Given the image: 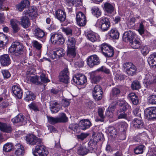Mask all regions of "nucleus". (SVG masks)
Segmentation results:
<instances>
[{"instance_id": "obj_33", "label": "nucleus", "mask_w": 156, "mask_h": 156, "mask_svg": "<svg viewBox=\"0 0 156 156\" xmlns=\"http://www.w3.org/2000/svg\"><path fill=\"white\" fill-rule=\"evenodd\" d=\"M76 51L75 47L67 48V56L71 58L75 57L76 55Z\"/></svg>"}, {"instance_id": "obj_21", "label": "nucleus", "mask_w": 156, "mask_h": 156, "mask_svg": "<svg viewBox=\"0 0 156 156\" xmlns=\"http://www.w3.org/2000/svg\"><path fill=\"white\" fill-rule=\"evenodd\" d=\"M0 129L3 132L9 133L12 131V128L11 126L0 122Z\"/></svg>"}, {"instance_id": "obj_4", "label": "nucleus", "mask_w": 156, "mask_h": 156, "mask_svg": "<svg viewBox=\"0 0 156 156\" xmlns=\"http://www.w3.org/2000/svg\"><path fill=\"white\" fill-rule=\"evenodd\" d=\"M96 25L100 28L102 31H106L110 27L109 19L106 17L101 18L97 20Z\"/></svg>"}, {"instance_id": "obj_60", "label": "nucleus", "mask_w": 156, "mask_h": 156, "mask_svg": "<svg viewBox=\"0 0 156 156\" xmlns=\"http://www.w3.org/2000/svg\"><path fill=\"white\" fill-rule=\"evenodd\" d=\"M40 78L41 81L43 83H46L50 81V80L47 78L46 75L44 73L41 74Z\"/></svg>"}, {"instance_id": "obj_1", "label": "nucleus", "mask_w": 156, "mask_h": 156, "mask_svg": "<svg viewBox=\"0 0 156 156\" xmlns=\"http://www.w3.org/2000/svg\"><path fill=\"white\" fill-rule=\"evenodd\" d=\"M23 48L21 44L19 42H15L12 43L9 48V51L14 56L20 58L22 60L24 59V63H26V55L23 51Z\"/></svg>"}, {"instance_id": "obj_40", "label": "nucleus", "mask_w": 156, "mask_h": 156, "mask_svg": "<svg viewBox=\"0 0 156 156\" xmlns=\"http://www.w3.org/2000/svg\"><path fill=\"white\" fill-rule=\"evenodd\" d=\"M39 78L37 76H31L28 75L27 76L26 79L27 80L30 81L33 83H37V84H39L41 83L40 82L38 81Z\"/></svg>"}, {"instance_id": "obj_17", "label": "nucleus", "mask_w": 156, "mask_h": 156, "mask_svg": "<svg viewBox=\"0 0 156 156\" xmlns=\"http://www.w3.org/2000/svg\"><path fill=\"white\" fill-rule=\"evenodd\" d=\"M106 132L108 134V136L112 139L116 137L118 134L116 129L113 126L108 127Z\"/></svg>"}, {"instance_id": "obj_39", "label": "nucleus", "mask_w": 156, "mask_h": 156, "mask_svg": "<svg viewBox=\"0 0 156 156\" xmlns=\"http://www.w3.org/2000/svg\"><path fill=\"white\" fill-rule=\"evenodd\" d=\"M25 100L27 101L33 100L35 99V96L32 92L27 91L25 94Z\"/></svg>"}, {"instance_id": "obj_41", "label": "nucleus", "mask_w": 156, "mask_h": 156, "mask_svg": "<svg viewBox=\"0 0 156 156\" xmlns=\"http://www.w3.org/2000/svg\"><path fill=\"white\" fill-rule=\"evenodd\" d=\"M67 48L75 47L76 40L73 37H69L67 42Z\"/></svg>"}, {"instance_id": "obj_32", "label": "nucleus", "mask_w": 156, "mask_h": 156, "mask_svg": "<svg viewBox=\"0 0 156 156\" xmlns=\"http://www.w3.org/2000/svg\"><path fill=\"white\" fill-rule=\"evenodd\" d=\"M104 6L105 10L107 13L111 14L113 12L114 7L111 4L106 2L104 4Z\"/></svg>"}, {"instance_id": "obj_5", "label": "nucleus", "mask_w": 156, "mask_h": 156, "mask_svg": "<svg viewBox=\"0 0 156 156\" xmlns=\"http://www.w3.org/2000/svg\"><path fill=\"white\" fill-rule=\"evenodd\" d=\"M100 62L99 58L96 55H93L89 56L87 59V64L90 67L99 65Z\"/></svg>"}, {"instance_id": "obj_45", "label": "nucleus", "mask_w": 156, "mask_h": 156, "mask_svg": "<svg viewBox=\"0 0 156 156\" xmlns=\"http://www.w3.org/2000/svg\"><path fill=\"white\" fill-rule=\"evenodd\" d=\"M114 53V50L112 47L111 45L109 47L108 49L105 52L104 56L106 57H112Z\"/></svg>"}, {"instance_id": "obj_2", "label": "nucleus", "mask_w": 156, "mask_h": 156, "mask_svg": "<svg viewBox=\"0 0 156 156\" xmlns=\"http://www.w3.org/2000/svg\"><path fill=\"white\" fill-rule=\"evenodd\" d=\"M50 40L52 44L58 45H62L65 41V39L63 35L56 32L51 34Z\"/></svg>"}, {"instance_id": "obj_63", "label": "nucleus", "mask_w": 156, "mask_h": 156, "mask_svg": "<svg viewBox=\"0 0 156 156\" xmlns=\"http://www.w3.org/2000/svg\"><path fill=\"white\" fill-rule=\"evenodd\" d=\"M32 43L33 47L38 50H40L42 47L41 44H40L36 41H33L32 42Z\"/></svg>"}, {"instance_id": "obj_50", "label": "nucleus", "mask_w": 156, "mask_h": 156, "mask_svg": "<svg viewBox=\"0 0 156 156\" xmlns=\"http://www.w3.org/2000/svg\"><path fill=\"white\" fill-rule=\"evenodd\" d=\"M116 114L118 119H126L127 117V115L124 112L120 109L118 110Z\"/></svg>"}, {"instance_id": "obj_38", "label": "nucleus", "mask_w": 156, "mask_h": 156, "mask_svg": "<svg viewBox=\"0 0 156 156\" xmlns=\"http://www.w3.org/2000/svg\"><path fill=\"white\" fill-rule=\"evenodd\" d=\"M119 35V32L115 29H112L109 32V35L113 39H118Z\"/></svg>"}, {"instance_id": "obj_26", "label": "nucleus", "mask_w": 156, "mask_h": 156, "mask_svg": "<svg viewBox=\"0 0 156 156\" xmlns=\"http://www.w3.org/2000/svg\"><path fill=\"white\" fill-rule=\"evenodd\" d=\"M128 99L131 100L133 104L134 105H137L139 102V100L137 96L135 93H131L128 96Z\"/></svg>"}, {"instance_id": "obj_27", "label": "nucleus", "mask_w": 156, "mask_h": 156, "mask_svg": "<svg viewBox=\"0 0 156 156\" xmlns=\"http://www.w3.org/2000/svg\"><path fill=\"white\" fill-rule=\"evenodd\" d=\"M147 61L151 66H156V54L150 55L148 58Z\"/></svg>"}, {"instance_id": "obj_54", "label": "nucleus", "mask_w": 156, "mask_h": 156, "mask_svg": "<svg viewBox=\"0 0 156 156\" xmlns=\"http://www.w3.org/2000/svg\"><path fill=\"white\" fill-rule=\"evenodd\" d=\"M48 122L50 124H54L58 122L57 117H53L51 116H47Z\"/></svg>"}, {"instance_id": "obj_18", "label": "nucleus", "mask_w": 156, "mask_h": 156, "mask_svg": "<svg viewBox=\"0 0 156 156\" xmlns=\"http://www.w3.org/2000/svg\"><path fill=\"white\" fill-rule=\"evenodd\" d=\"M13 93L19 99L22 98L23 93L20 88L17 85L13 86L12 88Z\"/></svg>"}, {"instance_id": "obj_10", "label": "nucleus", "mask_w": 156, "mask_h": 156, "mask_svg": "<svg viewBox=\"0 0 156 156\" xmlns=\"http://www.w3.org/2000/svg\"><path fill=\"white\" fill-rule=\"evenodd\" d=\"M73 81L77 85H82L87 82V78L83 74H79L74 76Z\"/></svg>"}, {"instance_id": "obj_24", "label": "nucleus", "mask_w": 156, "mask_h": 156, "mask_svg": "<svg viewBox=\"0 0 156 156\" xmlns=\"http://www.w3.org/2000/svg\"><path fill=\"white\" fill-rule=\"evenodd\" d=\"M19 21L15 19H12L10 20V24L14 33L17 32L20 30L18 26Z\"/></svg>"}, {"instance_id": "obj_28", "label": "nucleus", "mask_w": 156, "mask_h": 156, "mask_svg": "<svg viewBox=\"0 0 156 156\" xmlns=\"http://www.w3.org/2000/svg\"><path fill=\"white\" fill-rule=\"evenodd\" d=\"M116 108L115 105H111L106 110L105 112V116L109 117H112L113 115V112Z\"/></svg>"}, {"instance_id": "obj_62", "label": "nucleus", "mask_w": 156, "mask_h": 156, "mask_svg": "<svg viewBox=\"0 0 156 156\" xmlns=\"http://www.w3.org/2000/svg\"><path fill=\"white\" fill-rule=\"evenodd\" d=\"M112 95L116 97L120 94V91L118 88L114 87L112 89Z\"/></svg>"}, {"instance_id": "obj_16", "label": "nucleus", "mask_w": 156, "mask_h": 156, "mask_svg": "<svg viewBox=\"0 0 156 156\" xmlns=\"http://www.w3.org/2000/svg\"><path fill=\"white\" fill-rule=\"evenodd\" d=\"M50 105L51 111L53 113L58 112L61 107L59 103L55 101L51 102Z\"/></svg>"}, {"instance_id": "obj_15", "label": "nucleus", "mask_w": 156, "mask_h": 156, "mask_svg": "<svg viewBox=\"0 0 156 156\" xmlns=\"http://www.w3.org/2000/svg\"><path fill=\"white\" fill-rule=\"evenodd\" d=\"M0 62L1 64L3 66H7L11 63V60L9 55L4 54L2 55L0 58Z\"/></svg>"}, {"instance_id": "obj_49", "label": "nucleus", "mask_w": 156, "mask_h": 156, "mask_svg": "<svg viewBox=\"0 0 156 156\" xmlns=\"http://www.w3.org/2000/svg\"><path fill=\"white\" fill-rule=\"evenodd\" d=\"M13 148V146L11 143H8L5 144L3 147V150L8 152L11 151Z\"/></svg>"}, {"instance_id": "obj_55", "label": "nucleus", "mask_w": 156, "mask_h": 156, "mask_svg": "<svg viewBox=\"0 0 156 156\" xmlns=\"http://www.w3.org/2000/svg\"><path fill=\"white\" fill-rule=\"evenodd\" d=\"M62 30L67 35H71L72 34V29L69 27H62Z\"/></svg>"}, {"instance_id": "obj_34", "label": "nucleus", "mask_w": 156, "mask_h": 156, "mask_svg": "<svg viewBox=\"0 0 156 156\" xmlns=\"http://www.w3.org/2000/svg\"><path fill=\"white\" fill-rule=\"evenodd\" d=\"M98 38V34L93 32H89L87 34V38L92 42L96 41Z\"/></svg>"}, {"instance_id": "obj_59", "label": "nucleus", "mask_w": 156, "mask_h": 156, "mask_svg": "<svg viewBox=\"0 0 156 156\" xmlns=\"http://www.w3.org/2000/svg\"><path fill=\"white\" fill-rule=\"evenodd\" d=\"M97 71H98L104 72L107 74H109L110 73V71L109 70L103 66H102L100 68L98 69H97Z\"/></svg>"}, {"instance_id": "obj_57", "label": "nucleus", "mask_w": 156, "mask_h": 156, "mask_svg": "<svg viewBox=\"0 0 156 156\" xmlns=\"http://www.w3.org/2000/svg\"><path fill=\"white\" fill-rule=\"evenodd\" d=\"M140 49L141 53L144 56H146L149 51L148 47L147 46H142Z\"/></svg>"}, {"instance_id": "obj_12", "label": "nucleus", "mask_w": 156, "mask_h": 156, "mask_svg": "<svg viewBox=\"0 0 156 156\" xmlns=\"http://www.w3.org/2000/svg\"><path fill=\"white\" fill-rule=\"evenodd\" d=\"M69 73L67 68H65L60 73L59 78L60 81L67 83L69 80Z\"/></svg>"}, {"instance_id": "obj_43", "label": "nucleus", "mask_w": 156, "mask_h": 156, "mask_svg": "<svg viewBox=\"0 0 156 156\" xmlns=\"http://www.w3.org/2000/svg\"><path fill=\"white\" fill-rule=\"evenodd\" d=\"M17 147H18L16 150L15 154L18 156H21L23 155L24 151V148L20 144L17 145Z\"/></svg>"}, {"instance_id": "obj_14", "label": "nucleus", "mask_w": 156, "mask_h": 156, "mask_svg": "<svg viewBox=\"0 0 156 156\" xmlns=\"http://www.w3.org/2000/svg\"><path fill=\"white\" fill-rule=\"evenodd\" d=\"M135 34L131 31L125 32L123 36V39L125 41H128L129 43L134 39Z\"/></svg>"}, {"instance_id": "obj_52", "label": "nucleus", "mask_w": 156, "mask_h": 156, "mask_svg": "<svg viewBox=\"0 0 156 156\" xmlns=\"http://www.w3.org/2000/svg\"><path fill=\"white\" fill-rule=\"evenodd\" d=\"M148 102L151 104H156V95H150L147 98Z\"/></svg>"}, {"instance_id": "obj_53", "label": "nucleus", "mask_w": 156, "mask_h": 156, "mask_svg": "<svg viewBox=\"0 0 156 156\" xmlns=\"http://www.w3.org/2000/svg\"><path fill=\"white\" fill-rule=\"evenodd\" d=\"M140 84L138 81H134L132 83L131 87L133 90H136L140 88Z\"/></svg>"}, {"instance_id": "obj_7", "label": "nucleus", "mask_w": 156, "mask_h": 156, "mask_svg": "<svg viewBox=\"0 0 156 156\" xmlns=\"http://www.w3.org/2000/svg\"><path fill=\"white\" fill-rule=\"evenodd\" d=\"M27 143L31 145H36L41 144L42 142L41 139L37 137L34 135H28L26 136Z\"/></svg>"}, {"instance_id": "obj_9", "label": "nucleus", "mask_w": 156, "mask_h": 156, "mask_svg": "<svg viewBox=\"0 0 156 156\" xmlns=\"http://www.w3.org/2000/svg\"><path fill=\"white\" fill-rule=\"evenodd\" d=\"M145 117L148 119H156V107L150 108L145 110Z\"/></svg>"}, {"instance_id": "obj_30", "label": "nucleus", "mask_w": 156, "mask_h": 156, "mask_svg": "<svg viewBox=\"0 0 156 156\" xmlns=\"http://www.w3.org/2000/svg\"><path fill=\"white\" fill-rule=\"evenodd\" d=\"M133 126L136 128H141L143 127V122L141 118L135 119L132 122Z\"/></svg>"}, {"instance_id": "obj_56", "label": "nucleus", "mask_w": 156, "mask_h": 156, "mask_svg": "<svg viewBox=\"0 0 156 156\" xmlns=\"http://www.w3.org/2000/svg\"><path fill=\"white\" fill-rule=\"evenodd\" d=\"M8 40V37L5 34L3 33H0V41L6 44L7 43Z\"/></svg>"}, {"instance_id": "obj_42", "label": "nucleus", "mask_w": 156, "mask_h": 156, "mask_svg": "<svg viewBox=\"0 0 156 156\" xmlns=\"http://www.w3.org/2000/svg\"><path fill=\"white\" fill-rule=\"evenodd\" d=\"M91 12L95 16L98 17L101 16V12L100 9L97 7H93L91 9Z\"/></svg>"}, {"instance_id": "obj_31", "label": "nucleus", "mask_w": 156, "mask_h": 156, "mask_svg": "<svg viewBox=\"0 0 156 156\" xmlns=\"http://www.w3.org/2000/svg\"><path fill=\"white\" fill-rule=\"evenodd\" d=\"M129 44L131 47L134 49L139 48L141 45V42L139 40L136 38H134Z\"/></svg>"}, {"instance_id": "obj_25", "label": "nucleus", "mask_w": 156, "mask_h": 156, "mask_svg": "<svg viewBox=\"0 0 156 156\" xmlns=\"http://www.w3.org/2000/svg\"><path fill=\"white\" fill-rule=\"evenodd\" d=\"M21 25L24 28L28 27L30 25L28 16L25 15L23 16L21 18L20 21Z\"/></svg>"}, {"instance_id": "obj_64", "label": "nucleus", "mask_w": 156, "mask_h": 156, "mask_svg": "<svg viewBox=\"0 0 156 156\" xmlns=\"http://www.w3.org/2000/svg\"><path fill=\"white\" fill-rule=\"evenodd\" d=\"M85 15L82 12H77L76 14V21L81 19L83 17H85Z\"/></svg>"}, {"instance_id": "obj_11", "label": "nucleus", "mask_w": 156, "mask_h": 156, "mask_svg": "<svg viewBox=\"0 0 156 156\" xmlns=\"http://www.w3.org/2000/svg\"><path fill=\"white\" fill-rule=\"evenodd\" d=\"M102 94V91L100 86L99 85L96 86L93 90V95L94 99L96 100L101 99Z\"/></svg>"}, {"instance_id": "obj_3", "label": "nucleus", "mask_w": 156, "mask_h": 156, "mask_svg": "<svg viewBox=\"0 0 156 156\" xmlns=\"http://www.w3.org/2000/svg\"><path fill=\"white\" fill-rule=\"evenodd\" d=\"M48 153L46 147L41 144L36 145L33 152L34 156H47Z\"/></svg>"}, {"instance_id": "obj_44", "label": "nucleus", "mask_w": 156, "mask_h": 156, "mask_svg": "<svg viewBox=\"0 0 156 156\" xmlns=\"http://www.w3.org/2000/svg\"><path fill=\"white\" fill-rule=\"evenodd\" d=\"M110 45L106 43H104L99 46L100 50L104 55L105 52L108 49Z\"/></svg>"}, {"instance_id": "obj_58", "label": "nucleus", "mask_w": 156, "mask_h": 156, "mask_svg": "<svg viewBox=\"0 0 156 156\" xmlns=\"http://www.w3.org/2000/svg\"><path fill=\"white\" fill-rule=\"evenodd\" d=\"M29 108L35 112L39 111V108L37 103L32 102L28 105Z\"/></svg>"}, {"instance_id": "obj_47", "label": "nucleus", "mask_w": 156, "mask_h": 156, "mask_svg": "<svg viewBox=\"0 0 156 156\" xmlns=\"http://www.w3.org/2000/svg\"><path fill=\"white\" fill-rule=\"evenodd\" d=\"M57 117L58 122H66L68 120V118L66 114L63 113L60 114L59 116Z\"/></svg>"}, {"instance_id": "obj_13", "label": "nucleus", "mask_w": 156, "mask_h": 156, "mask_svg": "<svg viewBox=\"0 0 156 156\" xmlns=\"http://www.w3.org/2000/svg\"><path fill=\"white\" fill-rule=\"evenodd\" d=\"M91 125V122L88 119H82L79 123L80 128L83 130L88 129Z\"/></svg>"}, {"instance_id": "obj_37", "label": "nucleus", "mask_w": 156, "mask_h": 156, "mask_svg": "<svg viewBox=\"0 0 156 156\" xmlns=\"http://www.w3.org/2000/svg\"><path fill=\"white\" fill-rule=\"evenodd\" d=\"M89 151L88 149L84 145H82L78 147L77 154L80 155H84L87 154Z\"/></svg>"}, {"instance_id": "obj_48", "label": "nucleus", "mask_w": 156, "mask_h": 156, "mask_svg": "<svg viewBox=\"0 0 156 156\" xmlns=\"http://www.w3.org/2000/svg\"><path fill=\"white\" fill-rule=\"evenodd\" d=\"M35 35L37 38H42L45 35L44 32L39 28H37L35 30Z\"/></svg>"}, {"instance_id": "obj_23", "label": "nucleus", "mask_w": 156, "mask_h": 156, "mask_svg": "<svg viewBox=\"0 0 156 156\" xmlns=\"http://www.w3.org/2000/svg\"><path fill=\"white\" fill-rule=\"evenodd\" d=\"M23 13L25 15L30 17L37 16V14L36 13V11L34 8L32 7H29L28 10H25Z\"/></svg>"}, {"instance_id": "obj_36", "label": "nucleus", "mask_w": 156, "mask_h": 156, "mask_svg": "<svg viewBox=\"0 0 156 156\" xmlns=\"http://www.w3.org/2000/svg\"><path fill=\"white\" fill-rule=\"evenodd\" d=\"M104 110L105 108H100L98 109V115L100 117V118H96L95 119L96 121H100L101 122H103L104 121V119L105 117V116H104L103 114Z\"/></svg>"}, {"instance_id": "obj_8", "label": "nucleus", "mask_w": 156, "mask_h": 156, "mask_svg": "<svg viewBox=\"0 0 156 156\" xmlns=\"http://www.w3.org/2000/svg\"><path fill=\"white\" fill-rule=\"evenodd\" d=\"M65 54L64 50L62 48H57L51 51L49 56L52 59L59 58L64 56Z\"/></svg>"}, {"instance_id": "obj_20", "label": "nucleus", "mask_w": 156, "mask_h": 156, "mask_svg": "<svg viewBox=\"0 0 156 156\" xmlns=\"http://www.w3.org/2000/svg\"><path fill=\"white\" fill-rule=\"evenodd\" d=\"M56 16L60 21L63 22L65 20L66 15L64 11L58 9L55 12Z\"/></svg>"}, {"instance_id": "obj_51", "label": "nucleus", "mask_w": 156, "mask_h": 156, "mask_svg": "<svg viewBox=\"0 0 156 156\" xmlns=\"http://www.w3.org/2000/svg\"><path fill=\"white\" fill-rule=\"evenodd\" d=\"M144 147V146L143 145H140L136 147L134 150V153L137 154H142L143 152Z\"/></svg>"}, {"instance_id": "obj_35", "label": "nucleus", "mask_w": 156, "mask_h": 156, "mask_svg": "<svg viewBox=\"0 0 156 156\" xmlns=\"http://www.w3.org/2000/svg\"><path fill=\"white\" fill-rule=\"evenodd\" d=\"M151 77L150 75H147L144 80L143 84L146 88L149 87L150 85L153 84Z\"/></svg>"}, {"instance_id": "obj_61", "label": "nucleus", "mask_w": 156, "mask_h": 156, "mask_svg": "<svg viewBox=\"0 0 156 156\" xmlns=\"http://www.w3.org/2000/svg\"><path fill=\"white\" fill-rule=\"evenodd\" d=\"M77 22V24L80 26H83L85 25L86 23V17H83L80 20Z\"/></svg>"}, {"instance_id": "obj_46", "label": "nucleus", "mask_w": 156, "mask_h": 156, "mask_svg": "<svg viewBox=\"0 0 156 156\" xmlns=\"http://www.w3.org/2000/svg\"><path fill=\"white\" fill-rule=\"evenodd\" d=\"M145 22L144 20H141L139 24L138 30L139 33L141 35L144 34V33L145 29L144 25L145 24Z\"/></svg>"}, {"instance_id": "obj_22", "label": "nucleus", "mask_w": 156, "mask_h": 156, "mask_svg": "<svg viewBox=\"0 0 156 156\" xmlns=\"http://www.w3.org/2000/svg\"><path fill=\"white\" fill-rule=\"evenodd\" d=\"M12 121L14 123H17L20 122L25 123L27 122V120L23 115L20 114L12 119Z\"/></svg>"}, {"instance_id": "obj_19", "label": "nucleus", "mask_w": 156, "mask_h": 156, "mask_svg": "<svg viewBox=\"0 0 156 156\" xmlns=\"http://www.w3.org/2000/svg\"><path fill=\"white\" fill-rule=\"evenodd\" d=\"M127 124L125 122L120 123L119 125V130L123 132V134L120 135V139L124 140L126 139V136L125 134V131L127 129Z\"/></svg>"}, {"instance_id": "obj_6", "label": "nucleus", "mask_w": 156, "mask_h": 156, "mask_svg": "<svg viewBox=\"0 0 156 156\" xmlns=\"http://www.w3.org/2000/svg\"><path fill=\"white\" fill-rule=\"evenodd\" d=\"M123 66L126 69V72L129 75L133 76L136 71V67L131 62H126L123 64Z\"/></svg>"}, {"instance_id": "obj_29", "label": "nucleus", "mask_w": 156, "mask_h": 156, "mask_svg": "<svg viewBox=\"0 0 156 156\" xmlns=\"http://www.w3.org/2000/svg\"><path fill=\"white\" fill-rule=\"evenodd\" d=\"M90 76L91 82L92 83H97L100 80V76L95 72L91 73Z\"/></svg>"}]
</instances>
